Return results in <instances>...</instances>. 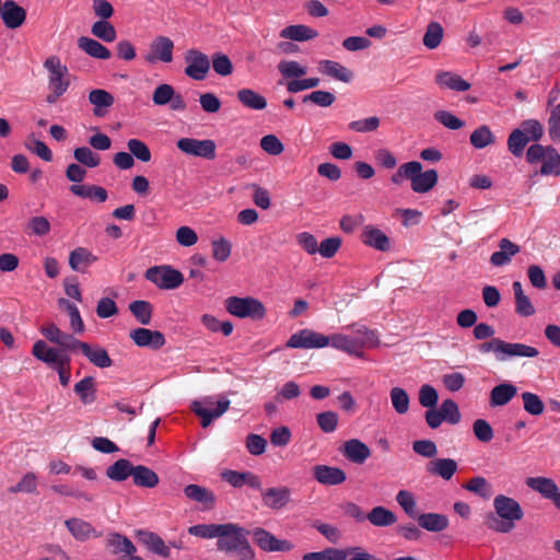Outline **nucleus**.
Returning a JSON list of instances; mask_svg holds the SVG:
<instances>
[{
	"mask_svg": "<svg viewBox=\"0 0 560 560\" xmlns=\"http://www.w3.org/2000/svg\"><path fill=\"white\" fill-rule=\"evenodd\" d=\"M443 27L438 22H431L428 24L425 33L423 35V45L429 49H435L442 42Z\"/></svg>",
	"mask_w": 560,
	"mask_h": 560,
	"instance_id": "obj_49",
	"label": "nucleus"
},
{
	"mask_svg": "<svg viewBox=\"0 0 560 560\" xmlns=\"http://www.w3.org/2000/svg\"><path fill=\"white\" fill-rule=\"evenodd\" d=\"M127 148L136 159L141 162H149L151 160V151L149 147L139 139H130L127 142Z\"/></svg>",
	"mask_w": 560,
	"mask_h": 560,
	"instance_id": "obj_63",
	"label": "nucleus"
},
{
	"mask_svg": "<svg viewBox=\"0 0 560 560\" xmlns=\"http://www.w3.org/2000/svg\"><path fill=\"white\" fill-rule=\"evenodd\" d=\"M237 100L247 108L262 110L267 107V100L252 89L237 91Z\"/></svg>",
	"mask_w": 560,
	"mask_h": 560,
	"instance_id": "obj_43",
	"label": "nucleus"
},
{
	"mask_svg": "<svg viewBox=\"0 0 560 560\" xmlns=\"http://www.w3.org/2000/svg\"><path fill=\"white\" fill-rule=\"evenodd\" d=\"M389 396L393 408L397 413L405 415L409 410V396L404 388L393 387Z\"/></svg>",
	"mask_w": 560,
	"mask_h": 560,
	"instance_id": "obj_51",
	"label": "nucleus"
},
{
	"mask_svg": "<svg viewBox=\"0 0 560 560\" xmlns=\"http://www.w3.org/2000/svg\"><path fill=\"white\" fill-rule=\"evenodd\" d=\"M105 547L113 555H125L128 558L136 556L137 548L132 541L119 533H109L105 538Z\"/></svg>",
	"mask_w": 560,
	"mask_h": 560,
	"instance_id": "obj_17",
	"label": "nucleus"
},
{
	"mask_svg": "<svg viewBox=\"0 0 560 560\" xmlns=\"http://www.w3.org/2000/svg\"><path fill=\"white\" fill-rule=\"evenodd\" d=\"M231 401L222 397L214 400L213 397H207L201 401H194L191 410L201 419L202 428H207L214 419L220 418L230 408Z\"/></svg>",
	"mask_w": 560,
	"mask_h": 560,
	"instance_id": "obj_6",
	"label": "nucleus"
},
{
	"mask_svg": "<svg viewBox=\"0 0 560 560\" xmlns=\"http://www.w3.org/2000/svg\"><path fill=\"white\" fill-rule=\"evenodd\" d=\"M341 452L348 460L358 465H362L371 456L370 447L358 439L346 441Z\"/></svg>",
	"mask_w": 560,
	"mask_h": 560,
	"instance_id": "obj_19",
	"label": "nucleus"
},
{
	"mask_svg": "<svg viewBox=\"0 0 560 560\" xmlns=\"http://www.w3.org/2000/svg\"><path fill=\"white\" fill-rule=\"evenodd\" d=\"M44 67L49 72V89H57L58 92H66L70 85L69 80L66 79L68 68L65 65H61L60 59L57 56L48 57L44 62Z\"/></svg>",
	"mask_w": 560,
	"mask_h": 560,
	"instance_id": "obj_12",
	"label": "nucleus"
},
{
	"mask_svg": "<svg viewBox=\"0 0 560 560\" xmlns=\"http://www.w3.org/2000/svg\"><path fill=\"white\" fill-rule=\"evenodd\" d=\"M526 161L529 164L542 162L539 173L544 176L560 175V154L551 145L532 144L527 149Z\"/></svg>",
	"mask_w": 560,
	"mask_h": 560,
	"instance_id": "obj_4",
	"label": "nucleus"
},
{
	"mask_svg": "<svg viewBox=\"0 0 560 560\" xmlns=\"http://www.w3.org/2000/svg\"><path fill=\"white\" fill-rule=\"evenodd\" d=\"M91 32L94 36L106 43H112L116 39L115 27L105 20L96 21L92 25Z\"/></svg>",
	"mask_w": 560,
	"mask_h": 560,
	"instance_id": "obj_52",
	"label": "nucleus"
},
{
	"mask_svg": "<svg viewBox=\"0 0 560 560\" xmlns=\"http://www.w3.org/2000/svg\"><path fill=\"white\" fill-rule=\"evenodd\" d=\"M366 520L377 527H387L397 522V516L390 510L384 506H375L368 514Z\"/></svg>",
	"mask_w": 560,
	"mask_h": 560,
	"instance_id": "obj_41",
	"label": "nucleus"
},
{
	"mask_svg": "<svg viewBox=\"0 0 560 560\" xmlns=\"http://www.w3.org/2000/svg\"><path fill=\"white\" fill-rule=\"evenodd\" d=\"M396 501L408 516L417 518V502L410 491L399 490L396 494Z\"/></svg>",
	"mask_w": 560,
	"mask_h": 560,
	"instance_id": "obj_53",
	"label": "nucleus"
},
{
	"mask_svg": "<svg viewBox=\"0 0 560 560\" xmlns=\"http://www.w3.org/2000/svg\"><path fill=\"white\" fill-rule=\"evenodd\" d=\"M405 179L410 182V187L415 192L425 194L436 185L439 174L435 170L423 172L420 162L410 161L401 164L390 176V182L394 185H401Z\"/></svg>",
	"mask_w": 560,
	"mask_h": 560,
	"instance_id": "obj_2",
	"label": "nucleus"
},
{
	"mask_svg": "<svg viewBox=\"0 0 560 560\" xmlns=\"http://www.w3.org/2000/svg\"><path fill=\"white\" fill-rule=\"evenodd\" d=\"M0 16L8 28L15 30L24 24L26 10L14 0H5Z\"/></svg>",
	"mask_w": 560,
	"mask_h": 560,
	"instance_id": "obj_15",
	"label": "nucleus"
},
{
	"mask_svg": "<svg viewBox=\"0 0 560 560\" xmlns=\"http://www.w3.org/2000/svg\"><path fill=\"white\" fill-rule=\"evenodd\" d=\"M517 394V387L512 383H502L490 392L489 402L491 407H501L509 404Z\"/></svg>",
	"mask_w": 560,
	"mask_h": 560,
	"instance_id": "obj_30",
	"label": "nucleus"
},
{
	"mask_svg": "<svg viewBox=\"0 0 560 560\" xmlns=\"http://www.w3.org/2000/svg\"><path fill=\"white\" fill-rule=\"evenodd\" d=\"M96 259V256L86 248L77 247L69 255V266L74 271L84 272L85 268L95 262Z\"/></svg>",
	"mask_w": 560,
	"mask_h": 560,
	"instance_id": "obj_39",
	"label": "nucleus"
},
{
	"mask_svg": "<svg viewBox=\"0 0 560 560\" xmlns=\"http://www.w3.org/2000/svg\"><path fill=\"white\" fill-rule=\"evenodd\" d=\"M83 355H85L92 364L101 369L109 368L113 364L107 351L100 346H89V349Z\"/></svg>",
	"mask_w": 560,
	"mask_h": 560,
	"instance_id": "obj_48",
	"label": "nucleus"
},
{
	"mask_svg": "<svg viewBox=\"0 0 560 560\" xmlns=\"http://www.w3.org/2000/svg\"><path fill=\"white\" fill-rule=\"evenodd\" d=\"M225 310L238 318L262 319L266 315L264 304L252 296H230L224 301Z\"/></svg>",
	"mask_w": 560,
	"mask_h": 560,
	"instance_id": "obj_5",
	"label": "nucleus"
},
{
	"mask_svg": "<svg viewBox=\"0 0 560 560\" xmlns=\"http://www.w3.org/2000/svg\"><path fill=\"white\" fill-rule=\"evenodd\" d=\"M74 393L79 396L84 405H89L96 399L95 380L92 376H85L74 385Z\"/></svg>",
	"mask_w": 560,
	"mask_h": 560,
	"instance_id": "obj_42",
	"label": "nucleus"
},
{
	"mask_svg": "<svg viewBox=\"0 0 560 560\" xmlns=\"http://www.w3.org/2000/svg\"><path fill=\"white\" fill-rule=\"evenodd\" d=\"M278 70L285 79L301 78L306 74L307 68L301 66L294 60H282L278 65Z\"/></svg>",
	"mask_w": 560,
	"mask_h": 560,
	"instance_id": "obj_54",
	"label": "nucleus"
},
{
	"mask_svg": "<svg viewBox=\"0 0 560 560\" xmlns=\"http://www.w3.org/2000/svg\"><path fill=\"white\" fill-rule=\"evenodd\" d=\"M249 534V530L238 524H221L217 548L226 553H235L240 560H255L256 553L247 538Z\"/></svg>",
	"mask_w": 560,
	"mask_h": 560,
	"instance_id": "obj_1",
	"label": "nucleus"
},
{
	"mask_svg": "<svg viewBox=\"0 0 560 560\" xmlns=\"http://www.w3.org/2000/svg\"><path fill=\"white\" fill-rule=\"evenodd\" d=\"M493 508L495 515L489 514L487 516V524L489 528L497 533L511 532L515 526V522L521 521L524 516L520 503L504 494H499L494 498Z\"/></svg>",
	"mask_w": 560,
	"mask_h": 560,
	"instance_id": "obj_3",
	"label": "nucleus"
},
{
	"mask_svg": "<svg viewBox=\"0 0 560 560\" xmlns=\"http://www.w3.org/2000/svg\"><path fill=\"white\" fill-rule=\"evenodd\" d=\"M131 477L135 486L141 488H154L159 483V476L151 468L143 465L133 466Z\"/></svg>",
	"mask_w": 560,
	"mask_h": 560,
	"instance_id": "obj_40",
	"label": "nucleus"
},
{
	"mask_svg": "<svg viewBox=\"0 0 560 560\" xmlns=\"http://www.w3.org/2000/svg\"><path fill=\"white\" fill-rule=\"evenodd\" d=\"M361 241L364 245L380 252H387L390 249V241L387 235L373 225H366L363 229Z\"/></svg>",
	"mask_w": 560,
	"mask_h": 560,
	"instance_id": "obj_20",
	"label": "nucleus"
},
{
	"mask_svg": "<svg viewBox=\"0 0 560 560\" xmlns=\"http://www.w3.org/2000/svg\"><path fill=\"white\" fill-rule=\"evenodd\" d=\"M539 354L537 348L527 346L525 343L520 342H506L503 340L501 355L499 357V361H505L511 358L524 357V358H535Z\"/></svg>",
	"mask_w": 560,
	"mask_h": 560,
	"instance_id": "obj_23",
	"label": "nucleus"
},
{
	"mask_svg": "<svg viewBox=\"0 0 560 560\" xmlns=\"http://www.w3.org/2000/svg\"><path fill=\"white\" fill-rule=\"evenodd\" d=\"M526 486L551 501L559 492L557 483L546 477H529L526 479Z\"/></svg>",
	"mask_w": 560,
	"mask_h": 560,
	"instance_id": "obj_32",
	"label": "nucleus"
},
{
	"mask_svg": "<svg viewBox=\"0 0 560 560\" xmlns=\"http://www.w3.org/2000/svg\"><path fill=\"white\" fill-rule=\"evenodd\" d=\"M440 412L444 421L451 424H457L460 421V412L457 404L453 399H445L440 407Z\"/></svg>",
	"mask_w": 560,
	"mask_h": 560,
	"instance_id": "obj_64",
	"label": "nucleus"
},
{
	"mask_svg": "<svg viewBox=\"0 0 560 560\" xmlns=\"http://www.w3.org/2000/svg\"><path fill=\"white\" fill-rule=\"evenodd\" d=\"M463 488L486 500L492 495L491 485L485 477L481 476L469 479L466 483L463 485Z\"/></svg>",
	"mask_w": 560,
	"mask_h": 560,
	"instance_id": "obj_46",
	"label": "nucleus"
},
{
	"mask_svg": "<svg viewBox=\"0 0 560 560\" xmlns=\"http://www.w3.org/2000/svg\"><path fill=\"white\" fill-rule=\"evenodd\" d=\"M69 189L74 196L88 198L97 202H104L108 197L106 189L97 185L73 184Z\"/></svg>",
	"mask_w": 560,
	"mask_h": 560,
	"instance_id": "obj_37",
	"label": "nucleus"
},
{
	"mask_svg": "<svg viewBox=\"0 0 560 560\" xmlns=\"http://www.w3.org/2000/svg\"><path fill=\"white\" fill-rule=\"evenodd\" d=\"M498 246L499 250L492 253L490 256V262L495 267H502L510 264L512 257L521 250L520 246L511 242L509 238L500 240Z\"/></svg>",
	"mask_w": 560,
	"mask_h": 560,
	"instance_id": "obj_22",
	"label": "nucleus"
},
{
	"mask_svg": "<svg viewBox=\"0 0 560 560\" xmlns=\"http://www.w3.org/2000/svg\"><path fill=\"white\" fill-rule=\"evenodd\" d=\"M291 497V490L288 487L269 488L261 493L264 504L272 510L284 508Z\"/></svg>",
	"mask_w": 560,
	"mask_h": 560,
	"instance_id": "obj_21",
	"label": "nucleus"
},
{
	"mask_svg": "<svg viewBox=\"0 0 560 560\" xmlns=\"http://www.w3.org/2000/svg\"><path fill=\"white\" fill-rule=\"evenodd\" d=\"M495 140L494 135L490 130V128L486 125H482L475 129L470 135V143L476 149H483L490 144H492Z\"/></svg>",
	"mask_w": 560,
	"mask_h": 560,
	"instance_id": "obj_47",
	"label": "nucleus"
},
{
	"mask_svg": "<svg viewBox=\"0 0 560 560\" xmlns=\"http://www.w3.org/2000/svg\"><path fill=\"white\" fill-rule=\"evenodd\" d=\"M78 46L93 58L107 60L112 57L110 50L97 40L82 36L78 39Z\"/></svg>",
	"mask_w": 560,
	"mask_h": 560,
	"instance_id": "obj_38",
	"label": "nucleus"
},
{
	"mask_svg": "<svg viewBox=\"0 0 560 560\" xmlns=\"http://www.w3.org/2000/svg\"><path fill=\"white\" fill-rule=\"evenodd\" d=\"M27 233L36 236H45L50 231V223L43 215L32 217L27 222Z\"/></svg>",
	"mask_w": 560,
	"mask_h": 560,
	"instance_id": "obj_62",
	"label": "nucleus"
},
{
	"mask_svg": "<svg viewBox=\"0 0 560 560\" xmlns=\"http://www.w3.org/2000/svg\"><path fill=\"white\" fill-rule=\"evenodd\" d=\"M329 345L347 353L361 357L365 340H358L341 334H334L329 337Z\"/></svg>",
	"mask_w": 560,
	"mask_h": 560,
	"instance_id": "obj_24",
	"label": "nucleus"
},
{
	"mask_svg": "<svg viewBox=\"0 0 560 560\" xmlns=\"http://www.w3.org/2000/svg\"><path fill=\"white\" fill-rule=\"evenodd\" d=\"M133 472V465L125 458L116 460L113 465L106 469V476L113 481H124L128 477H131Z\"/></svg>",
	"mask_w": 560,
	"mask_h": 560,
	"instance_id": "obj_44",
	"label": "nucleus"
},
{
	"mask_svg": "<svg viewBox=\"0 0 560 560\" xmlns=\"http://www.w3.org/2000/svg\"><path fill=\"white\" fill-rule=\"evenodd\" d=\"M514 299H515V312L520 316L529 317L535 314V307L532 304L529 298L524 293L522 283L514 281L512 284Z\"/></svg>",
	"mask_w": 560,
	"mask_h": 560,
	"instance_id": "obj_36",
	"label": "nucleus"
},
{
	"mask_svg": "<svg viewBox=\"0 0 560 560\" xmlns=\"http://www.w3.org/2000/svg\"><path fill=\"white\" fill-rule=\"evenodd\" d=\"M129 311L141 325H149L152 319L153 306L144 300H136L129 304Z\"/></svg>",
	"mask_w": 560,
	"mask_h": 560,
	"instance_id": "obj_45",
	"label": "nucleus"
},
{
	"mask_svg": "<svg viewBox=\"0 0 560 560\" xmlns=\"http://www.w3.org/2000/svg\"><path fill=\"white\" fill-rule=\"evenodd\" d=\"M136 535L139 542L152 553L164 558L170 557V547L165 545L164 540L158 534L150 530L139 529Z\"/></svg>",
	"mask_w": 560,
	"mask_h": 560,
	"instance_id": "obj_18",
	"label": "nucleus"
},
{
	"mask_svg": "<svg viewBox=\"0 0 560 560\" xmlns=\"http://www.w3.org/2000/svg\"><path fill=\"white\" fill-rule=\"evenodd\" d=\"M185 74L192 80H205L210 70L208 56L197 49H189L185 55Z\"/></svg>",
	"mask_w": 560,
	"mask_h": 560,
	"instance_id": "obj_10",
	"label": "nucleus"
},
{
	"mask_svg": "<svg viewBox=\"0 0 560 560\" xmlns=\"http://www.w3.org/2000/svg\"><path fill=\"white\" fill-rule=\"evenodd\" d=\"M522 399L524 404V409L529 415L540 416L544 412L545 406L538 395L530 392H524L522 394Z\"/></svg>",
	"mask_w": 560,
	"mask_h": 560,
	"instance_id": "obj_60",
	"label": "nucleus"
},
{
	"mask_svg": "<svg viewBox=\"0 0 560 560\" xmlns=\"http://www.w3.org/2000/svg\"><path fill=\"white\" fill-rule=\"evenodd\" d=\"M212 257L219 261L224 262L229 259L232 252V244L225 237H220L211 242Z\"/></svg>",
	"mask_w": 560,
	"mask_h": 560,
	"instance_id": "obj_56",
	"label": "nucleus"
},
{
	"mask_svg": "<svg viewBox=\"0 0 560 560\" xmlns=\"http://www.w3.org/2000/svg\"><path fill=\"white\" fill-rule=\"evenodd\" d=\"M303 103H313L320 107H328L334 104L336 96L328 91H313L303 97Z\"/></svg>",
	"mask_w": 560,
	"mask_h": 560,
	"instance_id": "obj_61",
	"label": "nucleus"
},
{
	"mask_svg": "<svg viewBox=\"0 0 560 560\" xmlns=\"http://www.w3.org/2000/svg\"><path fill=\"white\" fill-rule=\"evenodd\" d=\"M528 142V138H526V135L523 130L514 129L508 139L509 151L514 156H521Z\"/></svg>",
	"mask_w": 560,
	"mask_h": 560,
	"instance_id": "obj_50",
	"label": "nucleus"
},
{
	"mask_svg": "<svg viewBox=\"0 0 560 560\" xmlns=\"http://www.w3.org/2000/svg\"><path fill=\"white\" fill-rule=\"evenodd\" d=\"M418 524L428 532L439 533L447 528L448 518L444 514L422 513L417 516Z\"/></svg>",
	"mask_w": 560,
	"mask_h": 560,
	"instance_id": "obj_33",
	"label": "nucleus"
},
{
	"mask_svg": "<svg viewBox=\"0 0 560 560\" xmlns=\"http://www.w3.org/2000/svg\"><path fill=\"white\" fill-rule=\"evenodd\" d=\"M130 339L136 346L141 348H150L159 350L165 345V337L159 330H151L148 328H136L129 332Z\"/></svg>",
	"mask_w": 560,
	"mask_h": 560,
	"instance_id": "obj_14",
	"label": "nucleus"
},
{
	"mask_svg": "<svg viewBox=\"0 0 560 560\" xmlns=\"http://www.w3.org/2000/svg\"><path fill=\"white\" fill-rule=\"evenodd\" d=\"M318 69L322 73L345 83H349L353 79V72L337 61L320 60Z\"/></svg>",
	"mask_w": 560,
	"mask_h": 560,
	"instance_id": "obj_29",
	"label": "nucleus"
},
{
	"mask_svg": "<svg viewBox=\"0 0 560 560\" xmlns=\"http://www.w3.org/2000/svg\"><path fill=\"white\" fill-rule=\"evenodd\" d=\"M343 549L326 548L322 551L308 552L303 556V560H346Z\"/></svg>",
	"mask_w": 560,
	"mask_h": 560,
	"instance_id": "obj_58",
	"label": "nucleus"
},
{
	"mask_svg": "<svg viewBox=\"0 0 560 560\" xmlns=\"http://www.w3.org/2000/svg\"><path fill=\"white\" fill-rule=\"evenodd\" d=\"M32 354L39 361L45 362L50 366L58 365L63 357L56 348L48 347L44 340H37L33 345Z\"/></svg>",
	"mask_w": 560,
	"mask_h": 560,
	"instance_id": "obj_28",
	"label": "nucleus"
},
{
	"mask_svg": "<svg viewBox=\"0 0 560 560\" xmlns=\"http://www.w3.org/2000/svg\"><path fill=\"white\" fill-rule=\"evenodd\" d=\"M220 530L221 524H198L188 527L190 535L206 539L218 538Z\"/></svg>",
	"mask_w": 560,
	"mask_h": 560,
	"instance_id": "obj_59",
	"label": "nucleus"
},
{
	"mask_svg": "<svg viewBox=\"0 0 560 560\" xmlns=\"http://www.w3.org/2000/svg\"><path fill=\"white\" fill-rule=\"evenodd\" d=\"M329 345V336H325L315 330L305 328L291 335L287 341V347L293 349H314L324 348Z\"/></svg>",
	"mask_w": 560,
	"mask_h": 560,
	"instance_id": "obj_9",
	"label": "nucleus"
},
{
	"mask_svg": "<svg viewBox=\"0 0 560 560\" xmlns=\"http://www.w3.org/2000/svg\"><path fill=\"white\" fill-rule=\"evenodd\" d=\"M254 542L266 552L290 551L292 544L288 540L278 539L268 530L257 527L250 532Z\"/></svg>",
	"mask_w": 560,
	"mask_h": 560,
	"instance_id": "obj_13",
	"label": "nucleus"
},
{
	"mask_svg": "<svg viewBox=\"0 0 560 560\" xmlns=\"http://www.w3.org/2000/svg\"><path fill=\"white\" fill-rule=\"evenodd\" d=\"M435 82L441 88H446L457 92H465L470 89V83L456 73L451 71H440L435 74Z\"/></svg>",
	"mask_w": 560,
	"mask_h": 560,
	"instance_id": "obj_31",
	"label": "nucleus"
},
{
	"mask_svg": "<svg viewBox=\"0 0 560 560\" xmlns=\"http://www.w3.org/2000/svg\"><path fill=\"white\" fill-rule=\"evenodd\" d=\"M144 277L163 290L177 289L184 282L183 273L167 265L154 266L147 269Z\"/></svg>",
	"mask_w": 560,
	"mask_h": 560,
	"instance_id": "obj_7",
	"label": "nucleus"
},
{
	"mask_svg": "<svg viewBox=\"0 0 560 560\" xmlns=\"http://www.w3.org/2000/svg\"><path fill=\"white\" fill-rule=\"evenodd\" d=\"M184 494L191 501L201 503L205 510L213 509L215 504L214 493L206 487L190 483L184 488Z\"/></svg>",
	"mask_w": 560,
	"mask_h": 560,
	"instance_id": "obj_25",
	"label": "nucleus"
},
{
	"mask_svg": "<svg viewBox=\"0 0 560 560\" xmlns=\"http://www.w3.org/2000/svg\"><path fill=\"white\" fill-rule=\"evenodd\" d=\"M89 102L94 106V116L104 117L114 104V96L106 90L95 89L89 93Z\"/></svg>",
	"mask_w": 560,
	"mask_h": 560,
	"instance_id": "obj_27",
	"label": "nucleus"
},
{
	"mask_svg": "<svg viewBox=\"0 0 560 560\" xmlns=\"http://www.w3.org/2000/svg\"><path fill=\"white\" fill-rule=\"evenodd\" d=\"M313 478L326 486L341 485L347 476L346 472L339 467H332L328 465H315L312 468Z\"/></svg>",
	"mask_w": 560,
	"mask_h": 560,
	"instance_id": "obj_16",
	"label": "nucleus"
},
{
	"mask_svg": "<svg viewBox=\"0 0 560 560\" xmlns=\"http://www.w3.org/2000/svg\"><path fill=\"white\" fill-rule=\"evenodd\" d=\"M40 332L50 342L59 345L60 347H63L70 337V334L61 331L59 327L54 323H49L43 326L40 328Z\"/></svg>",
	"mask_w": 560,
	"mask_h": 560,
	"instance_id": "obj_55",
	"label": "nucleus"
},
{
	"mask_svg": "<svg viewBox=\"0 0 560 560\" xmlns=\"http://www.w3.org/2000/svg\"><path fill=\"white\" fill-rule=\"evenodd\" d=\"M176 147L183 153L202 158L206 160H213L215 158V142L211 139H195V138H180L176 142Z\"/></svg>",
	"mask_w": 560,
	"mask_h": 560,
	"instance_id": "obj_8",
	"label": "nucleus"
},
{
	"mask_svg": "<svg viewBox=\"0 0 560 560\" xmlns=\"http://www.w3.org/2000/svg\"><path fill=\"white\" fill-rule=\"evenodd\" d=\"M457 463L452 458H435L428 463L427 471L432 476H439L450 480L457 471Z\"/></svg>",
	"mask_w": 560,
	"mask_h": 560,
	"instance_id": "obj_26",
	"label": "nucleus"
},
{
	"mask_svg": "<svg viewBox=\"0 0 560 560\" xmlns=\"http://www.w3.org/2000/svg\"><path fill=\"white\" fill-rule=\"evenodd\" d=\"M419 404L427 409L435 408L439 401V394L436 389L430 384H423L419 388L418 394Z\"/></svg>",
	"mask_w": 560,
	"mask_h": 560,
	"instance_id": "obj_57",
	"label": "nucleus"
},
{
	"mask_svg": "<svg viewBox=\"0 0 560 560\" xmlns=\"http://www.w3.org/2000/svg\"><path fill=\"white\" fill-rule=\"evenodd\" d=\"M318 36V32L314 28L303 25V24H295L284 27L280 32V37L296 42H305L310 39H314Z\"/></svg>",
	"mask_w": 560,
	"mask_h": 560,
	"instance_id": "obj_35",
	"label": "nucleus"
},
{
	"mask_svg": "<svg viewBox=\"0 0 560 560\" xmlns=\"http://www.w3.org/2000/svg\"><path fill=\"white\" fill-rule=\"evenodd\" d=\"M66 527L71 535L81 541L89 539L92 536H98L95 528L86 521L78 517L69 518L65 522Z\"/></svg>",
	"mask_w": 560,
	"mask_h": 560,
	"instance_id": "obj_34",
	"label": "nucleus"
},
{
	"mask_svg": "<svg viewBox=\"0 0 560 560\" xmlns=\"http://www.w3.org/2000/svg\"><path fill=\"white\" fill-rule=\"evenodd\" d=\"M173 50L174 42L170 37L158 36L151 42L149 52L143 58L148 63H170L173 60Z\"/></svg>",
	"mask_w": 560,
	"mask_h": 560,
	"instance_id": "obj_11",
	"label": "nucleus"
}]
</instances>
